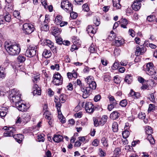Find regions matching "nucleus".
Listing matches in <instances>:
<instances>
[{
	"label": "nucleus",
	"instance_id": "49530a36",
	"mask_svg": "<svg viewBox=\"0 0 157 157\" xmlns=\"http://www.w3.org/2000/svg\"><path fill=\"white\" fill-rule=\"evenodd\" d=\"M13 16L18 19L20 18V13L18 11H14L13 13Z\"/></svg>",
	"mask_w": 157,
	"mask_h": 157
},
{
	"label": "nucleus",
	"instance_id": "603ef678",
	"mask_svg": "<svg viewBox=\"0 0 157 157\" xmlns=\"http://www.w3.org/2000/svg\"><path fill=\"white\" fill-rule=\"evenodd\" d=\"M83 10L84 11L88 12L90 9L88 5L87 4H85L82 6Z\"/></svg>",
	"mask_w": 157,
	"mask_h": 157
},
{
	"label": "nucleus",
	"instance_id": "39448f33",
	"mask_svg": "<svg viewBox=\"0 0 157 157\" xmlns=\"http://www.w3.org/2000/svg\"><path fill=\"white\" fill-rule=\"evenodd\" d=\"M35 29L34 26L30 23H25L23 25V33L26 35H29L33 32Z\"/></svg>",
	"mask_w": 157,
	"mask_h": 157
},
{
	"label": "nucleus",
	"instance_id": "c03bdc74",
	"mask_svg": "<svg viewBox=\"0 0 157 157\" xmlns=\"http://www.w3.org/2000/svg\"><path fill=\"white\" fill-rule=\"evenodd\" d=\"M69 13H70V16L73 19H75L78 16V14L76 12L73 11H71Z\"/></svg>",
	"mask_w": 157,
	"mask_h": 157
},
{
	"label": "nucleus",
	"instance_id": "bb28decb",
	"mask_svg": "<svg viewBox=\"0 0 157 157\" xmlns=\"http://www.w3.org/2000/svg\"><path fill=\"white\" fill-rule=\"evenodd\" d=\"M40 75L37 73L33 77V81L34 83H37L40 80Z\"/></svg>",
	"mask_w": 157,
	"mask_h": 157
},
{
	"label": "nucleus",
	"instance_id": "6e6552de",
	"mask_svg": "<svg viewBox=\"0 0 157 157\" xmlns=\"http://www.w3.org/2000/svg\"><path fill=\"white\" fill-rule=\"evenodd\" d=\"M53 79L52 82L56 85H61L63 83V79L61 78V76L58 72L53 75Z\"/></svg>",
	"mask_w": 157,
	"mask_h": 157
},
{
	"label": "nucleus",
	"instance_id": "a211bd4d",
	"mask_svg": "<svg viewBox=\"0 0 157 157\" xmlns=\"http://www.w3.org/2000/svg\"><path fill=\"white\" fill-rule=\"evenodd\" d=\"M124 43V40L121 38H116L114 45L117 47H119L123 45Z\"/></svg>",
	"mask_w": 157,
	"mask_h": 157
},
{
	"label": "nucleus",
	"instance_id": "c9c22d12",
	"mask_svg": "<svg viewBox=\"0 0 157 157\" xmlns=\"http://www.w3.org/2000/svg\"><path fill=\"white\" fill-rule=\"evenodd\" d=\"M121 149L120 147L116 148L114 151V155L119 156L121 154Z\"/></svg>",
	"mask_w": 157,
	"mask_h": 157
},
{
	"label": "nucleus",
	"instance_id": "b1692460",
	"mask_svg": "<svg viewBox=\"0 0 157 157\" xmlns=\"http://www.w3.org/2000/svg\"><path fill=\"white\" fill-rule=\"evenodd\" d=\"M120 21H121V27L124 29L126 28V26L128 24V21L126 19L122 17Z\"/></svg>",
	"mask_w": 157,
	"mask_h": 157
},
{
	"label": "nucleus",
	"instance_id": "1a4fd4ad",
	"mask_svg": "<svg viewBox=\"0 0 157 157\" xmlns=\"http://www.w3.org/2000/svg\"><path fill=\"white\" fill-rule=\"evenodd\" d=\"M16 107L18 110L22 112H25L28 109L29 107L27 106L25 104L22 102L21 101H18L15 104Z\"/></svg>",
	"mask_w": 157,
	"mask_h": 157
},
{
	"label": "nucleus",
	"instance_id": "09e8293b",
	"mask_svg": "<svg viewBox=\"0 0 157 157\" xmlns=\"http://www.w3.org/2000/svg\"><path fill=\"white\" fill-rule=\"evenodd\" d=\"M59 32L60 31L58 28H57L56 29H55L53 30L52 32V34L56 37L57 36H56V35L58 34Z\"/></svg>",
	"mask_w": 157,
	"mask_h": 157
},
{
	"label": "nucleus",
	"instance_id": "58836bf2",
	"mask_svg": "<svg viewBox=\"0 0 157 157\" xmlns=\"http://www.w3.org/2000/svg\"><path fill=\"white\" fill-rule=\"evenodd\" d=\"M44 44L46 45L49 46L50 48L52 46L54 45V43L52 42L51 40H46L44 42Z\"/></svg>",
	"mask_w": 157,
	"mask_h": 157
},
{
	"label": "nucleus",
	"instance_id": "2eb2a0df",
	"mask_svg": "<svg viewBox=\"0 0 157 157\" xmlns=\"http://www.w3.org/2000/svg\"><path fill=\"white\" fill-rule=\"evenodd\" d=\"M8 109L7 107L1 106L0 107V116L3 118L6 115L8 111Z\"/></svg>",
	"mask_w": 157,
	"mask_h": 157
},
{
	"label": "nucleus",
	"instance_id": "ea45409f",
	"mask_svg": "<svg viewBox=\"0 0 157 157\" xmlns=\"http://www.w3.org/2000/svg\"><path fill=\"white\" fill-rule=\"evenodd\" d=\"M122 134L123 137L125 139H126L128 137L130 133L128 131L125 130L123 132Z\"/></svg>",
	"mask_w": 157,
	"mask_h": 157
},
{
	"label": "nucleus",
	"instance_id": "a18cd8bd",
	"mask_svg": "<svg viewBox=\"0 0 157 157\" xmlns=\"http://www.w3.org/2000/svg\"><path fill=\"white\" fill-rule=\"evenodd\" d=\"M94 78L92 76H89L85 78V81L86 83H89L90 82L93 80Z\"/></svg>",
	"mask_w": 157,
	"mask_h": 157
},
{
	"label": "nucleus",
	"instance_id": "4468645a",
	"mask_svg": "<svg viewBox=\"0 0 157 157\" xmlns=\"http://www.w3.org/2000/svg\"><path fill=\"white\" fill-rule=\"evenodd\" d=\"M141 7V3L137 0L135 1L132 5V9L136 11H138Z\"/></svg>",
	"mask_w": 157,
	"mask_h": 157
},
{
	"label": "nucleus",
	"instance_id": "e433bc0d",
	"mask_svg": "<svg viewBox=\"0 0 157 157\" xmlns=\"http://www.w3.org/2000/svg\"><path fill=\"white\" fill-rule=\"evenodd\" d=\"M11 15L10 14H6L4 17L3 16V17L2 19H3L4 21V22L5 21H6L8 22H10L11 21Z\"/></svg>",
	"mask_w": 157,
	"mask_h": 157
},
{
	"label": "nucleus",
	"instance_id": "393cba45",
	"mask_svg": "<svg viewBox=\"0 0 157 157\" xmlns=\"http://www.w3.org/2000/svg\"><path fill=\"white\" fill-rule=\"evenodd\" d=\"M120 2V0H113V5L117 9H119L121 8Z\"/></svg>",
	"mask_w": 157,
	"mask_h": 157
},
{
	"label": "nucleus",
	"instance_id": "7ed1b4c3",
	"mask_svg": "<svg viewBox=\"0 0 157 157\" xmlns=\"http://www.w3.org/2000/svg\"><path fill=\"white\" fill-rule=\"evenodd\" d=\"M12 93L10 95V99L12 102L15 103V104L18 101H20L21 94L18 90L17 91L16 89H14L12 90Z\"/></svg>",
	"mask_w": 157,
	"mask_h": 157
},
{
	"label": "nucleus",
	"instance_id": "de8ad7c7",
	"mask_svg": "<svg viewBox=\"0 0 157 157\" xmlns=\"http://www.w3.org/2000/svg\"><path fill=\"white\" fill-rule=\"evenodd\" d=\"M94 23L96 26H98L100 24V20L96 17L94 18Z\"/></svg>",
	"mask_w": 157,
	"mask_h": 157
},
{
	"label": "nucleus",
	"instance_id": "37998d69",
	"mask_svg": "<svg viewBox=\"0 0 157 157\" xmlns=\"http://www.w3.org/2000/svg\"><path fill=\"white\" fill-rule=\"evenodd\" d=\"M104 80L106 82L109 81L111 80V77L109 73H105L104 75Z\"/></svg>",
	"mask_w": 157,
	"mask_h": 157
},
{
	"label": "nucleus",
	"instance_id": "72a5a7b5",
	"mask_svg": "<svg viewBox=\"0 0 157 157\" xmlns=\"http://www.w3.org/2000/svg\"><path fill=\"white\" fill-rule=\"evenodd\" d=\"M112 128L114 132H117L118 130V124L117 122H114L113 123Z\"/></svg>",
	"mask_w": 157,
	"mask_h": 157
},
{
	"label": "nucleus",
	"instance_id": "a19ab883",
	"mask_svg": "<svg viewBox=\"0 0 157 157\" xmlns=\"http://www.w3.org/2000/svg\"><path fill=\"white\" fill-rule=\"evenodd\" d=\"M44 115L45 116V118L48 120H50L51 119V117L49 116L50 113L48 110L44 111Z\"/></svg>",
	"mask_w": 157,
	"mask_h": 157
},
{
	"label": "nucleus",
	"instance_id": "2f4dec72",
	"mask_svg": "<svg viewBox=\"0 0 157 157\" xmlns=\"http://www.w3.org/2000/svg\"><path fill=\"white\" fill-rule=\"evenodd\" d=\"M87 90H95L97 87V84L95 82H93V83L89 84Z\"/></svg>",
	"mask_w": 157,
	"mask_h": 157
},
{
	"label": "nucleus",
	"instance_id": "4c0bfd02",
	"mask_svg": "<svg viewBox=\"0 0 157 157\" xmlns=\"http://www.w3.org/2000/svg\"><path fill=\"white\" fill-rule=\"evenodd\" d=\"M119 104L122 107H125L127 104V100L126 99H123L120 102Z\"/></svg>",
	"mask_w": 157,
	"mask_h": 157
},
{
	"label": "nucleus",
	"instance_id": "a878e982",
	"mask_svg": "<svg viewBox=\"0 0 157 157\" xmlns=\"http://www.w3.org/2000/svg\"><path fill=\"white\" fill-rule=\"evenodd\" d=\"M124 81L128 84H130L132 81V77L131 75H127L126 76L124 79Z\"/></svg>",
	"mask_w": 157,
	"mask_h": 157
},
{
	"label": "nucleus",
	"instance_id": "9b49d317",
	"mask_svg": "<svg viewBox=\"0 0 157 157\" xmlns=\"http://www.w3.org/2000/svg\"><path fill=\"white\" fill-rule=\"evenodd\" d=\"M96 107L94 108V106L90 102H87L85 105V109L86 111L89 113H93Z\"/></svg>",
	"mask_w": 157,
	"mask_h": 157
},
{
	"label": "nucleus",
	"instance_id": "774afa93",
	"mask_svg": "<svg viewBox=\"0 0 157 157\" xmlns=\"http://www.w3.org/2000/svg\"><path fill=\"white\" fill-rule=\"evenodd\" d=\"M133 32H134V31L132 29H130L128 31L129 33L132 37H134L135 36Z\"/></svg>",
	"mask_w": 157,
	"mask_h": 157
},
{
	"label": "nucleus",
	"instance_id": "79ce46f5",
	"mask_svg": "<svg viewBox=\"0 0 157 157\" xmlns=\"http://www.w3.org/2000/svg\"><path fill=\"white\" fill-rule=\"evenodd\" d=\"M89 50L90 52V54L96 52V49L95 48L94 45H91L89 48Z\"/></svg>",
	"mask_w": 157,
	"mask_h": 157
},
{
	"label": "nucleus",
	"instance_id": "9d476101",
	"mask_svg": "<svg viewBox=\"0 0 157 157\" xmlns=\"http://www.w3.org/2000/svg\"><path fill=\"white\" fill-rule=\"evenodd\" d=\"M147 74L149 75H153L152 78L156 80V81H154L153 80L152 81L151 80V81L154 84L155 83V84H156L157 82V73H156L155 70V67H153L150 68V69H149V71H148Z\"/></svg>",
	"mask_w": 157,
	"mask_h": 157
},
{
	"label": "nucleus",
	"instance_id": "f03ea898",
	"mask_svg": "<svg viewBox=\"0 0 157 157\" xmlns=\"http://www.w3.org/2000/svg\"><path fill=\"white\" fill-rule=\"evenodd\" d=\"M9 131L5 132L4 134L5 136H13L16 140L20 144L24 138V136L22 134H15L16 130L14 128H10L9 129Z\"/></svg>",
	"mask_w": 157,
	"mask_h": 157
},
{
	"label": "nucleus",
	"instance_id": "338daca9",
	"mask_svg": "<svg viewBox=\"0 0 157 157\" xmlns=\"http://www.w3.org/2000/svg\"><path fill=\"white\" fill-rule=\"evenodd\" d=\"M75 115L76 117L80 118L82 116V112H80L78 113H76Z\"/></svg>",
	"mask_w": 157,
	"mask_h": 157
},
{
	"label": "nucleus",
	"instance_id": "052dcab7",
	"mask_svg": "<svg viewBox=\"0 0 157 157\" xmlns=\"http://www.w3.org/2000/svg\"><path fill=\"white\" fill-rule=\"evenodd\" d=\"M93 121L94 122V125L97 127L99 125H100L99 124V120H98L96 118H93Z\"/></svg>",
	"mask_w": 157,
	"mask_h": 157
},
{
	"label": "nucleus",
	"instance_id": "aec40b11",
	"mask_svg": "<svg viewBox=\"0 0 157 157\" xmlns=\"http://www.w3.org/2000/svg\"><path fill=\"white\" fill-rule=\"evenodd\" d=\"M120 114L117 111H115L113 112L110 115V118L113 120L117 119L120 116Z\"/></svg>",
	"mask_w": 157,
	"mask_h": 157
},
{
	"label": "nucleus",
	"instance_id": "e2e57ef3",
	"mask_svg": "<svg viewBox=\"0 0 157 157\" xmlns=\"http://www.w3.org/2000/svg\"><path fill=\"white\" fill-rule=\"evenodd\" d=\"M150 99L152 102H155V98L154 97V95L153 93H152L150 94Z\"/></svg>",
	"mask_w": 157,
	"mask_h": 157
},
{
	"label": "nucleus",
	"instance_id": "4d7b16f0",
	"mask_svg": "<svg viewBox=\"0 0 157 157\" xmlns=\"http://www.w3.org/2000/svg\"><path fill=\"white\" fill-rule=\"evenodd\" d=\"M101 99V96L99 94L95 95L94 98V100L95 102H97Z\"/></svg>",
	"mask_w": 157,
	"mask_h": 157
},
{
	"label": "nucleus",
	"instance_id": "20e7f679",
	"mask_svg": "<svg viewBox=\"0 0 157 157\" xmlns=\"http://www.w3.org/2000/svg\"><path fill=\"white\" fill-rule=\"evenodd\" d=\"M77 83L78 85H79L81 91L82 92V97L83 98H87L91 93L90 90H87L88 87H85L81 82V81L78 79L77 80Z\"/></svg>",
	"mask_w": 157,
	"mask_h": 157
},
{
	"label": "nucleus",
	"instance_id": "7c9ffc66",
	"mask_svg": "<svg viewBox=\"0 0 157 157\" xmlns=\"http://www.w3.org/2000/svg\"><path fill=\"white\" fill-rule=\"evenodd\" d=\"M62 20V17L60 15H58L55 18V23L57 25H59Z\"/></svg>",
	"mask_w": 157,
	"mask_h": 157
},
{
	"label": "nucleus",
	"instance_id": "5701e85b",
	"mask_svg": "<svg viewBox=\"0 0 157 157\" xmlns=\"http://www.w3.org/2000/svg\"><path fill=\"white\" fill-rule=\"evenodd\" d=\"M153 67H154L153 64L151 62H149L147 63L145 66H144V69L145 71L146 72V73H147L148 71H149V69Z\"/></svg>",
	"mask_w": 157,
	"mask_h": 157
},
{
	"label": "nucleus",
	"instance_id": "8fccbe9b",
	"mask_svg": "<svg viewBox=\"0 0 157 157\" xmlns=\"http://www.w3.org/2000/svg\"><path fill=\"white\" fill-rule=\"evenodd\" d=\"M99 155L101 157H103L106 155V153L101 148L99 149Z\"/></svg>",
	"mask_w": 157,
	"mask_h": 157
},
{
	"label": "nucleus",
	"instance_id": "423d86ee",
	"mask_svg": "<svg viewBox=\"0 0 157 157\" xmlns=\"http://www.w3.org/2000/svg\"><path fill=\"white\" fill-rule=\"evenodd\" d=\"M36 47L35 45H30L28 47L25 54L28 57H32L36 55Z\"/></svg>",
	"mask_w": 157,
	"mask_h": 157
},
{
	"label": "nucleus",
	"instance_id": "0e129e2a",
	"mask_svg": "<svg viewBox=\"0 0 157 157\" xmlns=\"http://www.w3.org/2000/svg\"><path fill=\"white\" fill-rule=\"evenodd\" d=\"M78 49L77 47V45L74 44L73 45L71 46V52H73L74 50H77Z\"/></svg>",
	"mask_w": 157,
	"mask_h": 157
},
{
	"label": "nucleus",
	"instance_id": "473e14b6",
	"mask_svg": "<svg viewBox=\"0 0 157 157\" xmlns=\"http://www.w3.org/2000/svg\"><path fill=\"white\" fill-rule=\"evenodd\" d=\"M120 64L118 61H115L112 67V68L113 70H116L120 67Z\"/></svg>",
	"mask_w": 157,
	"mask_h": 157
},
{
	"label": "nucleus",
	"instance_id": "cd10ccee",
	"mask_svg": "<svg viewBox=\"0 0 157 157\" xmlns=\"http://www.w3.org/2000/svg\"><path fill=\"white\" fill-rule=\"evenodd\" d=\"M49 27L48 24L46 23H43L41 27V30L42 31H47L49 30Z\"/></svg>",
	"mask_w": 157,
	"mask_h": 157
},
{
	"label": "nucleus",
	"instance_id": "680f3d73",
	"mask_svg": "<svg viewBox=\"0 0 157 157\" xmlns=\"http://www.w3.org/2000/svg\"><path fill=\"white\" fill-rule=\"evenodd\" d=\"M113 80L114 82L117 84H118L120 82V79L117 76H116L114 77Z\"/></svg>",
	"mask_w": 157,
	"mask_h": 157
},
{
	"label": "nucleus",
	"instance_id": "69168bd1",
	"mask_svg": "<svg viewBox=\"0 0 157 157\" xmlns=\"http://www.w3.org/2000/svg\"><path fill=\"white\" fill-rule=\"evenodd\" d=\"M67 88L70 90H73V86L71 83H69L68 85L67 86Z\"/></svg>",
	"mask_w": 157,
	"mask_h": 157
},
{
	"label": "nucleus",
	"instance_id": "f8f14e48",
	"mask_svg": "<svg viewBox=\"0 0 157 157\" xmlns=\"http://www.w3.org/2000/svg\"><path fill=\"white\" fill-rule=\"evenodd\" d=\"M32 93L34 96H38L40 95L41 94V90L40 88L39 87L37 84H34L32 88Z\"/></svg>",
	"mask_w": 157,
	"mask_h": 157
},
{
	"label": "nucleus",
	"instance_id": "5fc2aeb1",
	"mask_svg": "<svg viewBox=\"0 0 157 157\" xmlns=\"http://www.w3.org/2000/svg\"><path fill=\"white\" fill-rule=\"evenodd\" d=\"M155 109V106L153 104H150L149 106V108L148 110V112L154 110Z\"/></svg>",
	"mask_w": 157,
	"mask_h": 157
},
{
	"label": "nucleus",
	"instance_id": "6e6d98bb",
	"mask_svg": "<svg viewBox=\"0 0 157 157\" xmlns=\"http://www.w3.org/2000/svg\"><path fill=\"white\" fill-rule=\"evenodd\" d=\"M42 135H38V141L40 142H44V138L43 137V136H44V134H42Z\"/></svg>",
	"mask_w": 157,
	"mask_h": 157
},
{
	"label": "nucleus",
	"instance_id": "13d9d810",
	"mask_svg": "<svg viewBox=\"0 0 157 157\" xmlns=\"http://www.w3.org/2000/svg\"><path fill=\"white\" fill-rule=\"evenodd\" d=\"M138 117L140 119H144L145 117V113L141 112L139 114Z\"/></svg>",
	"mask_w": 157,
	"mask_h": 157
},
{
	"label": "nucleus",
	"instance_id": "f257e3e1",
	"mask_svg": "<svg viewBox=\"0 0 157 157\" xmlns=\"http://www.w3.org/2000/svg\"><path fill=\"white\" fill-rule=\"evenodd\" d=\"M5 48L10 55L15 56L18 55L20 52L21 48L19 44H12L6 42Z\"/></svg>",
	"mask_w": 157,
	"mask_h": 157
},
{
	"label": "nucleus",
	"instance_id": "c756f323",
	"mask_svg": "<svg viewBox=\"0 0 157 157\" xmlns=\"http://www.w3.org/2000/svg\"><path fill=\"white\" fill-rule=\"evenodd\" d=\"M101 142L104 146L107 147L108 146V140L105 137H103L101 139Z\"/></svg>",
	"mask_w": 157,
	"mask_h": 157
},
{
	"label": "nucleus",
	"instance_id": "bf43d9fd",
	"mask_svg": "<svg viewBox=\"0 0 157 157\" xmlns=\"http://www.w3.org/2000/svg\"><path fill=\"white\" fill-rule=\"evenodd\" d=\"M99 141L97 139L94 140L92 142V145L94 146H97L99 144Z\"/></svg>",
	"mask_w": 157,
	"mask_h": 157
},
{
	"label": "nucleus",
	"instance_id": "864d4df0",
	"mask_svg": "<svg viewBox=\"0 0 157 157\" xmlns=\"http://www.w3.org/2000/svg\"><path fill=\"white\" fill-rule=\"evenodd\" d=\"M155 17L153 15H151L147 17V20L149 22H151L155 19Z\"/></svg>",
	"mask_w": 157,
	"mask_h": 157
},
{
	"label": "nucleus",
	"instance_id": "0eeeda50",
	"mask_svg": "<svg viewBox=\"0 0 157 157\" xmlns=\"http://www.w3.org/2000/svg\"><path fill=\"white\" fill-rule=\"evenodd\" d=\"M61 7L67 12H70L73 10V5L70 3L68 0H63L61 2Z\"/></svg>",
	"mask_w": 157,
	"mask_h": 157
},
{
	"label": "nucleus",
	"instance_id": "ddd939ff",
	"mask_svg": "<svg viewBox=\"0 0 157 157\" xmlns=\"http://www.w3.org/2000/svg\"><path fill=\"white\" fill-rule=\"evenodd\" d=\"M146 51V48L142 47L140 48L139 46L137 45L135 52V55L137 56H138L140 55L143 54Z\"/></svg>",
	"mask_w": 157,
	"mask_h": 157
},
{
	"label": "nucleus",
	"instance_id": "c85d7f7f",
	"mask_svg": "<svg viewBox=\"0 0 157 157\" xmlns=\"http://www.w3.org/2000/svg\"><path fill=\"white\" fill-rule=\"evenodd\" d=\"M26 58L24 55H20L17 58V61L19 63L24 62Z\"/></svg>",
	"mask_w": 157,
	"mask_h": 157
},
{
	"label": "nucleus",
	"instance_id": "4be33fe9",
	"mask_svg": "<svg viewBox=\"0 0 157 157\" xmlns=\"http://www.w3.org/2000/svg\"><path fill=\"white\" fill-rule=\"evenodd\" d=\"M52 54L50 50L44 49L42 54V55L45 58H48L51 56Z\"/></svg>",
	"mask_w": 157,
	"mask_h": 157
},
{
	"label": "nucleus",
	"instance_id": "3c124183",
	"mask_svg": "<svg viewBox=\"0 0 157 157\" xmlns=\"http://www.w3.org/2000/svg\"><path fill=\"white\" fill-rule=\"evenodd\" d=\"M55 38L56 42L57 44H62L63 41H62V39L61 38H59L57 36Z\"/></svg>",
	"mask_w": 157,
	"mask_h": 157
},
{
	"label": "nucleus",
	"instance_id": "f704fd0d",
	"mask_svg": "<svg viewBox=\"0 0 157 157\" xmlns=\"http://www.w3.org/2000/svg\"><path fill=\"white\" fill-rule=\"evenodd\" d=\"M145 132L147 135H151L152 133V128L149 126H146L145 128Z\"/></svg>",
	"mask_w": 157,
	"mask_h": 157
},
{
	"label": "nucleus",
	"instance_id": "412c9836",
	"mask_svg": "<svg viewBox=\"0 0 157 157\" xmlns=\"http://www.w3.org/2000/svg\"><path fill=\"white\" fill-rule=\"evenodd\" d=\"M97 31V29H94L91 25H88L86 29V31L88 33L94 34L96 33Z\"/></svg>",
	"mask_w": 157,
	"mask_h": 157
},
{
	"label": "nucleus",
	"instance_id": "f3484780",
	"mask_svg": "<svg viewBox=\"0 0 157 157\" xmlns=\"http://www.w3.org/2000/svg\"><path fill=\"white\" fill-rule=\"evenodd\" d=\"M52 139L55 142L58 143L63 140V137L62 136L59 134L55 135Z\"/></svg>",
	"mask_w": 157,
	"mask_h": 157
},
{
	"label": "nucleus",
	"instance_id": "dca6fc26",
	"mask_svg": "<svg viewBox=\"0 0 157 157\" xmlns=\"http://www.w3.org/2000/svg\"><path fill=\"white\" fill-rule=\"evenodd\" d=\"M22 121L24 123L26 124L30 121L31 117L28 114L24 113L22 116Z\"/></svg>",
	"mask_w": 157,
	"mask_h": 157
},
{
	"label": "nucleus",
	"instance_id": "6ab92c4d",
	"mask_svg": "<svg viewBox=\"0 0 157 157\" xmlns=\"http://www.w3.org/2000/svg\"><path fill=\"white\" fill-rule=\"evenodd\" d=\"M107 118V116L105 115L99 118V124L101 126L104 125L106 122Z\"/></svg>",
	"mask_w": 157,
	"mask_h": 157
}]
</instances>
